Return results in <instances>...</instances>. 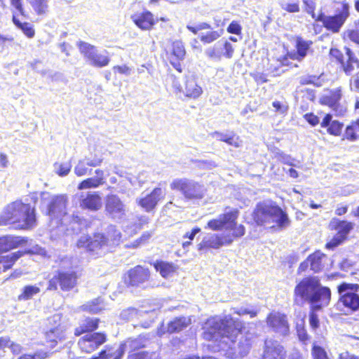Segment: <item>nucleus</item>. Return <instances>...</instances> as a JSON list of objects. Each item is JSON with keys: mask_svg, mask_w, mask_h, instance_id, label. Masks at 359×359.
Listing matches in <instances>:
<instances>
[{"mask_svg": "<svg viewBox=\"0 0 359 359\" xmlns=\"http://www.w3.org/2000/svg\"><path fill=\"white\" fill-rule=\"evenodd\" d=\"M242 324L231 315L208 318L203 325V337L217 344L218 351H226L229 358L246 355L255 339L252 333L243 334Z\"/></svg>", "mask_w": 359, "mask_h": 359, "instance_id": "nucleus-1", "label": "nucleus"}, {"mask_svg": "<svg viewBox=\"0 0 359 359\" xmlns=\"http://www.w3.org/2000/svg\"><path fill=\"white\" fill-rule=\"evenodd\" d=\"M330 297V290L323 287L316 277L302 279L294 288V302L297 304L309 302L313 310H320L328 305Z\"/></svg>", "mask_w": 359, "mask_h": 359, "instance_id": "nucleus-2", "label": "nucleus"}, {"mask_svg": "<svg viewBox=\"0 0 359 359\" xmlns=\"http://www.w3.org/2000/svg\"><path fill=\"white\" fill-rule=\"evenodd\" d=\"M35 222L34 208L20 200L8 204L0 214V226L13 224L17 229H27Z\"/></svg>", "mask_w": 359, "mask_h": 359, "instance_id": "nucleus-3", "label": "nucleus"}, {"mask_svg": "<svg viewBox=\"0 0 359 359\" xmlns=\"http://www.w3.org/2000/svg\"><path fill=\"white\" fill-rule=\"evenodd\" d=\"M253 218L258 225L274 224L280 229H285L290 224L287 214L270 201L257 205L253 212Z\"/></svg>", "mask_w": 359, "mask_h": 359, "instance_id": "nucleus-4", "label": "nucleus"}, {"mask_svg": "<svg viewBox=\"0 0 359 359\" xmlns=\"http://www.w3.org/2000/svg\"><path fill=\"white\" fill-rule=\"evenodd\" d=\"M339 299L337 304V308L344 313L353 312L359 309V294L357 292L359 285L343 283L338 287Z\"/></svg>", "mask_w": 359, "mask_h": 359, "instance_id": "nucleus-5", "label": "nucleus"}, {"mask_svg": "<svg viewBox=\"0 0 359 359\" xmlns=\"http://www.w3.org/2000/svg\"><path fill=\"white\" fill-rule=\"evenodd\" d=\"M170 187L172 190L180 191L188 200H201L207 191L203 184L187 178L175 179Z\"/></svg>", "mask_w": 359, "mask_h": 359, "instance_id": "nucleus-6", "label": "nucleus"}, {"mask_svg": "<svg viewBox=\"0 0 359 359\" xmlns=\"http://www.w3.org/2000/svg\"><path fill=\"white\" fill-rule=\"evenodd\" d=\"M41 202L46 205V213L51 217L60 219L66 216V207L67 196L66 195H56L51 196L48 192H41Z\"/></svg>", "mask_w": 359, "mask_h": 359, "instance_id": "nucleus-7", "label": "nucleus"}, {"mask_svg": "<svg viewBox=\"0 0 359 359\" xmlns=\"http://www.w3.org/2000/svg\"><path fill=\"white\" fill-rule=\"evenodd\" d=\"M79 248H86L94 256H102L109 250V241L102 233H96L93 238L81 236L77 242Z\"/></svg>", "mask_w": 359, "mask_h": 359, "instance_id": "nucleus-8", "label": "nucleus"}, {"mask_svg": "<svg viewBox=\"0 0 359 359\" xmlns=\"http://www.w3.org/2000/svg\"><path fill=\"white\" fill-rule=\"evenodd\" d=\"M348 4L344 2L341 4V8L338 14L332 16L325 15V13L320 11L316 18V21L323 22V26L327 30L337 33L339 31L340 28L348 17Z\"/></svg>", "mask_w": 359, "mask_h": 359, "instance_id": "nucleus-9", "label": "nucleus"}, {"mask_svg": "<svg viewBox=\"0 0 359 359\" xmlns=\"http://www.w3.org/2000/svg\"><path fill=\"white\" fill-rule=\"evenodd\" d=\"M78 46L81 53L91 65L103 67L109 64L110 60L107 50L100 52L95 46L83 41H80Z\"/></svg>", "mask_w": 359, "mask_h": 359, "instance_id": "nucleus-10", "label": "nucleus"}, {"mask_svg": "<svg viewBox=\"0 0 359 359\" xmlns=\"http://www.w3.org/2000/svg\"><path fill=\"white\" fill-rule=\"evenodd\" d=\"M76 274L74 271H60L50 280L48 290H55L59 285L61 290L69 291L76 284Z\"/></svg>", "mask_w": 359, "mask_h": 359, "instance_id": "nucleus-11", "label": "nucleus"}, {"mask_svg": "<svg viewBox=\"0 0 359 359\" xmlns=\"http://www.w3.org/2000/svg\"><path fill=\"white\" fill-rule=\"evenodd\" d=\"M107 215L115 220H121L126 214V206L116 194H109L105 199Z\"/></svg>", "mask_w": 359, "mask_h": 359, "instance_id": "nucleus-12", "label": "nucleus"}, {"mask_svg": "<svg viewBox=\"0 0 359 359\" xmlns=\"http://www.w3.org/2000/svg\"><path fill=\"white\" fill-rule=\"evenodd\" d=\"M232 242L233 239L229 233H209L204 236L202 241L198 245V250L219 249L222 245H230Z\"/></svg>", "mask_w": 359, "mask_h": 359, "instance_id": "nucleus-13", "label": "nucleus"}, {"mask_svg": "<svg viewBox=\"0 0 359 359\" xmlns=\"http://www.w3.org/2000/svg\"><path fill=\"white\" fill-rule=\"evenodd\" d=\"M238 212L237 210H230L220 215L217 218L210 220L205 228L212 231H219L225 228H232L237 219Z\"/></svg>", "mask_w": 359, "mask_h": 359, "instance_id": "nucleus-14", "label": "nucleus"}, {"mask_svg": "<svg viewBox=\"0 0 359 359\" xmlns=\"http://www.w3.org/2000/svg\"><path fill=\"white\" fill-rule=\"evenodd\" d=\"M103 157L101 154H95L94 155L90 154L88 156L80 159L77 164L75 165L74 172L78 177H83L86 175L91 173L92 169L88 168L89 167H97L100 166L102 161Z\"/></svg>", "mask_w": 359, "mask_h": 359, "instance_id": "nucleus-15", "label": "nucleus"}, {"mask_svg": "<svg viewBox=\"0 0 359 359\" xmlns=\"http://www.w3.org/2000/svg\"><path fill=\"white\" fill-rule=\"evenodd\" d=\"M164 196L165 191L160 187H156L150 194L145 195L142 194L141 196L136 198V202L145 211L150 212Z\"/></svg>", "mask_w": 359, "mask_h": 359, "instance_id": "nucleus-16", "label": "nucleus"}, {"mask_svg": "<svg viewBox=\"0 0 359 359\" xmlns=\"http://www.w3.org/2000/svg\"><path fill=\"white\" fill-rule=\"evenodd\" d=\"M267 325L275 332L285 336L289 332L287 316L279 312H271L266 318Z\"/></svg>", "mask_w": 359, "mask_h": 359, "instance_id": "nucleus-17", "label": "nucleus"}, {"mask_svg": "<svg viewBox=\"0 0 359 359\" xmlns=\"http://www.w3.org/2000/svg\"><path fill=\"white\" fill-rule=\"evenodd\" d=\"M313 42L310 40H304L302 37H297L295 45L297 52L287 53V55L279 59L278 61H280V63L283 66L288 65V57L292 60L301 61L306 56Z\"/></svg>", "mask_w": 359, "mask_h": 359, "instance_id": "nucleus-18", "label": "nucleus"}, {"mask_svg": "<svg viewBox=\"0 0 359 359\" xmlns=\"http://www.w3.org/2000/svg\"><path fill=\"white\" fill-rule=\"evenodd\" d=\"M106 341V336L100 332L85 335L79 341V346L82 351L91 353Z\"/></svg>", "mask_w": 359, "mask_h": 359, "instance_id": "nucleus-19", "label": "nucleus"}, {"mask_svg": "<svg viewBox=\"0 0 359 359\" xmlns=\"http://www.w3.org/2000/svg\"><path fill=\"white\" fill-rule=\"evenodd\" d=\"M145 342V339L140 336L135 339H128L121 346L123 347L124 352L128 351L130 353L128 359H147V353L144 351L133 353L144 347Z\"/></svg>", "mask_w": 359, "mask_h": 359, "instance_id": "nucleus-20", "label": "nucleus"}, {"mask_svg": "<svg viewBox=\"0 0 359 359\" xmlns=\"http://www.w3.org/2000/svg\"><path fill=\"white\" fill-rule=\"evenodd\" d=\"M286 351L278 341L266 339L262 359H285Z\"/></svg>", "mask_w": 359, "mask_h": 359, "instance_id": "nucleus-21", "label": "nucleus"}, {"mask_svg": "<svg viewBox=\"0 0 359 359\" xmlns=\"http://www.w3.org/2000/svg\"><path fill=\"white\" fill-rule=\"evenodd\" d=\"M341 98V90L336 89L324 95L321 98V103L330 107L337 116H343L346 111V108L339 103Z\"/></svg>", "mask_w": 359, "mask_h": 359, "instance_id": "nucleus-22", "label": "nucleus"}, {"mask_svg": "<svg viewBox=\"0 0 359 359\" xmlns=\"http://www.w3.org/2000/svg\"><path fill=\"white\" fill-rule=\"evenodd\" d=\"M191 323V319L190 317L180 316L175 318L168 324L166 327L162 325L158 330V334L162 335L165 332L169 333L180 332L187 327Z\"/></svg>", "mask_w": 359, "mask_h": 359, "instance_id": "nucleus-23", "label": "nucleus"}, {"mask_svg": "<svg viewBox=\"0 0 359 359\" xmlns=\"http://www.w3.org/2000/svg\"><path fill=\"white\" fill-rule=\"evenodd\" d=\"M149 271L148 269L137 266L128 273V282L132 286H138L148 280Z\"/></svg>", "mask_w": 359, "mask_h": 359, "instance_id": "nucleus-24", "label": "nucleus"}, {"mask_svg": "<svg viewBox=\"0 0 359 359\" xmlns=\"http://www.w3.org/2000/svg\"><path fill=\"white\" fill-rule=\"evenodd\" d=\"M131 19L142 30H149L155 25L153 14L147 11L132 15Z\"/></svg>", "mask_w": 359, "mask_h": 359, "instance_id": "nucleus-25", "label": "nucleus"}, {"mask_svg": "<svg viewBox=\"0 0 359 359\" xmlns=\"http://www.w3.org/2000/svg\"><path fill=\"white\" fill-rule=\"evenodd\" d=\"M27 242V240L20 236H6L0 237V255L18 248Z\"/></svg>", "mask_w": 359, "mask_h": 359, "instance_id": "nucleus-26", "label": "nucleus"}, {"mask_svg": "<svg viewBox=\"0 0 359 359\" xmlns=\"http://www.w3.org/2000/svg\"><path fill=\"white\" fill-rule=\"evenodd\" d=\"M203 93L202 88L197 84L196 79L194 76H186L183 93L186 97L196 99Z\"/></svg>", "mask_w": 359, "mask_h": 359, "instance_id": "nucleus-27", "label": "nucleus"}, {"mask_svg": "<svg viewBox=\"0 0 359 359\" xmlns=\"http://www.w3.org/2000/svg\"><path fill=\"white\" fill-rule=\"evenodd\" d=\"M81 207L90 210H97L102 206L100 196L97 192H89L86 196H82Z\"/></svg>", "mask_w": 359, "mask_h": 359, "instance_id": "nucleus-28", "label": "nucleus"}, {"mask_svg": "<svg viewBox=\"0 0 359 359\" xmlns=\"http://www.w3.org/2000/svg\"><path fill=\"white\" fill-rule=\"evenodd\" d=\"M320 126L322 128H326L329 134L338 136L341 133L343 123L337 120H332V116L327 114L321 121Z\"/></svg>", "mask_w": 359, "mask_h": 359, "instance_id": "nucleus-29", "label": "nucleus"}, {"mask_svg": "<svg viewBox=\"0 0 359 359\" xmlns=\"http://www.w3.org/2000/svg\"><path fill=\"white\" fill-rule=\"evenodd\" d=\"M154 266L156 271L165 278L172 277L178 270L177 265L165 261H156Z\"/></svg>", "mask_w": 359, "mask_h": 359, "instance_id": "nucleus-30", "label": "nucleus"}, {"mask_svg": "<svg viewBox=\"0 0 359 359\" xmlns=\"http://www.w3.org/2000/svg\"><path fill=\"white\" fill-rule=\"evenodd\" d=\"M99 319L96 318H86L82 320L79 326L75 329L74 334L79 336L84 332H92L97 329Z\"/></svg>", "mask_w": 359, "mask_h": 359, "instance_id": "nucleus-31", "label": "nucleus"}, {"mask_svg": "<svg viewBox=\"0 0 359 359\" xmlns=\"http://www.w3.org/2000/svg\"><path fill=\"white\" fill-rule=\"evenodd\" d=\"M104 305L101 298H96L77 308V311H86L90 313H97L104 309Z\"/></svg>", "mask_w": 359, "mask_h": 359, "instance_id": "nucleus-32", "label": "nucleus"}, {"mask_svg": "<svg viewBox=\"0 0 359 359\" xmlns=\"http://www.w3.org/2000/svg\"><path fill=\"white\" fill-rule=\"evenodd\" d=\"M23 252L18 251L0 258V273L11 269L15 262L22 256Z\"/></svg>", "mask_w": 359, "mask_h": 359, "instance_id": "nucleus-33", "label": "nucleus"}, {"mask_svg": "<svg viewBox=\"0 0 359 359\" xmlns=\"http://www.w3.org/2000/svg\"><path fill=\"white\" fill-rule=\"evenodd\" d=\"M325 258V255L320 251H316L313 255H310L308 258V262L310 264L311 269L314 272L321 271L324 266L323 260Z\"/></svg>", "mask_w": 359, "mask_h": 359, "instance_id": "nucleus-34", "label": "nucleus"}, {"mask_svg": "<svg viewBox=\"0 0 359 359\" xmlns=\"http://www.w3.org/2000/svg\"><path fill=\"white\" fill-rule=\"evenodd\" d=\"M331 225L338 231L339 237L346 238V235L353 229V224L346 221H340L339 219H333Z\"/></svg>", "mask_w": 359, "mask_h": 359, "instance_id": "nucleus-35", "label": "nucleus"}, {"mask_svg": "<svg viewBox=\"0 0 359 359\" xmlns=\"http://www.w3.org/2000/svg\"><path fill=\"white\" fill-rule=\"evenodd\" d=\"M205 55L210 60L219 62L222 60L223 52L219 41L205 50Z\"/></svg>", "mask_w": 359, "mask_h": 359, "instance_id": "nucleus-36", "label": "nucleus"}, {"mask_svg": "<svg viewBox=\"0 0 359 359\" xmlns=\"http://www.w3.org/2000/svg\"><path fill=\"white\" fill-rule=\"evenodd\" d=\"M65 329L62 328H48L46 333V339L50 343V346L53 348L55 346L57 341L64 338Z\"/></svg>", "mask_w": 359, "mask_h": 359, "instance_id": "nucleus-37", "label": "nucleus"}, {"mask_svg": "<svg viewBox=\"0 0 359 359\" xmlns=\"http://www.w3.org/2000/svg\"><path fill=\"white\" fill-rule=\"evenodd\" d=\"M123 354V347L120 345L117 348H107L102 351L99 356L100 359H121Z\"/></svg>", "mask_w": 359, "mask_h": 359, "instance_id": "nucleus-38", "label": "nucleus"}, {"mask_svg": "<svg viewBox=\"0 0 359 359\" xmlns=\"http://www.w3.org/2000/svg\"><path fill=\"white\" fill-rule=\"evenodd\" d=\"M346 54L348 57L346 62H341V64L342 65L345 73L349 75L351 74L355 69L359 68V62L353 56L351 50L348 48L346 49Z\"/></svg>", "mask_w": 359, "mask_h": 359, "instance_id": "nucleus-39", "label": "nucleus"}, {"mask_svg": "<svg viewBox=\"0 0 359 359\" xmlns=\"http://www.w3.org/2000/svg\"><path fill=\"white\" fill-rule=\"evenodd\" d=\"M345 138L352 142L359 138V118L346 127L343 139Z\"/></svg>", "mask_w": 359, "mask_h": 359, "instance_id": "nucleus-40", "label": "nucleus"}, {"mask_svg": "<svg viewBox=\"0 0 359 359\" xmlns=\"http://www.w3.org/2000/svg\"><path fill=\"white\" fill-rule=\"evenodd\" d=\"M222 34L218 31L209 30L205 32H200L198 33V37L201 42L205 44H209L217 39H218L221 36Z\"/></svg>", "mask_w": 359, "mask_h": 359, "instance_id": "nucleus-41", "label": "nucleus"}, {"mask_svg": "<svg viewBox=\"0 0 359 359\" xmlns=\"http://www.w3.org/2000/svg\"><path fill=\"white\" fill-rule=\"evenodd\" d=\"M40 291V288L36 285H27L23 287L22 292L18 296V300L26 301L30 299L39 293Z\"/></svg>", "mask_w": 359, "mask_h": 359, "instance_id": "nucleus-42", "label": "nucleus"}, {"mask_svg": "<svg viewBox=\"0 0 359 359\" xmlns=\"http://www.w3.org/2000/svg\"><path fill=\"white\" fill-rule=\"evenodd\" d=\"M107 240L109 241V248L111 246L116 245L119 243L121 241V234L118 230H117L115 226H110L107 229Z\"/></svg>", "mask_w": 359, "mask_h": 359, "instance_id": "nucleus-43", "label": "nucleus"}, {"mask_svg": "<svg viewBox=\"0 0 359 359\" xmlns=\"http://www.w3.org/2000/svg\"><path fill=\"white\" fill-rule=\"evenodd\" d=\"M34 11L39 14L42 15L48 11V1L47 0H29Z\"/></svg>", "mask_w": 359, "mask_h": 359, "instance_id": "nucleus-44", "label": "nucleus"}, {"mask_svg": "<svg viewBox=\"0 0 359 359\" xmlns=\"http://www.w3.org/2000/svg\"><path fill=\"white\" fill-rule=\"evenodd\" d=\"M72 168V163L70 161L64 163H55L54 164V171L59 176L64 177L69 174Z\"/></svg>", "mask_w": 359, "mask_h": 359, "instance_id": "nucleus-45", "label": "nucleus"}, {"mask_svg": "<svg viewBox=\"0 0 359 359\" xmlns=\"http://www.w3.org/2000/svg\"><path fill=\"white\" fill-rule=\"evenodd\" d=\"M222 46V51L223 52L222 56L227 59L232 58L234 53V48L232 44L227 40H220L219 41Z\"/></svg>", "mask_w": 359, "mask_h": 359, "instance_id": "nucleus-46", "label": "nucleus"}, {"mask_svg": "<svg viewBox=\"0 0 359 359\" xmlns=\"http://www.w3.org/2000/svg\"><path fill=\"white\" fill-rule=\"evenodd\" d=\"M233 313L238 314V316L249 315L250 318H254L257 316L258 311L252 307L241 306L239 308H233Z\"/></svg>", "mask_w": 359, "mask_h": 359, "instance_id": "nucleus-47", "label": "nucleus"}, {"mask_svg": "<svg viewBox=\"0 0 359 359\" xmlns=\"http://www.w3.org/2000/svg\"><path fill=\"white\" fill-rule=\"evenodd\" d=\"M101 186L98 181L95 180V177H89L84 180H83L78 185V189L79 190L82 189H92V188H97L98 187Z\"/></svg>", "mask_w": 359, "mask_h": 359, "instance_id": "nucleus-48", "label": "nucleus"}, {"mask_svg": "<svg viewBox=\"0 0 359 359\" xmlns=\"http://www.w3.org/2000/svg\"><path fill=\"white\" fill-rule=\"evenodd\" d=\"M172 53L178 59L182 60L185 55V49L182 41H176L172 43Z\"/></svg>", "mask_w": 359, "mask_h": 359, "instance_id": "nucleus-49", "label": "nucleus"}, {"mask_svg": "<svg viewBox=\"0 0 359 359\" xmlns=\"http://www.w3.org/2000/svg\"><path fill=\"white\" fill-rule=\"evenodd\" d=\"M300 317L301 319L297 323V332L299 339L302 341H305L308 339V334H306V330L304 328V318L305 317V315H303V316Z\"/></svg>", "mask_w": 359, "mask_h": 359, "instance_id": "nucleus-50", "label": "nucleus"}, {"mask_svg": "<svg viewBox=\"0 0 359 359\" xmlns=\"http://www.w3.org/2000/svg\"><path fill=\"white\" fill-rule=\"evenodd\" d=\"M61 314L60 313H55L54 315H53L52 316H50V318H48L47 319V322H48V328H62L64 329V327L62 326H61V324H60V321H61Z\"/></svg>", "mask_w": 359, "mask_h": 359, "instance_id": "nucleus-51", "label": "nucleus"}, {"mask_svg": "<svg viewBox=\"0 0 359 359\" xmlns=\"http://www.w3.org/2000/svg\"><path fill=\"white\" fill-rule=\"evenodd\" d=\"M311 354L313 359H330L326 351L319 346H313Z\"/></svg>", "mask_w": 359, "mask_h": 359, "instance_id": "nucleus-52", "label": "nucleus"}, {"mask_svg": "<svg viewBox=\"0 0 359 359\" xmlns=\"http://www.w3.org/2000/svg\"><path fill=\"white\" fill-rule=\"evenodd\" d=\"M303 3L306 13L310 14L312 18L316 21L318 15L315 13L316 3L313 0H303Z\"/></svg>", "mask_w": 359, "mask_h": 359, "instance_id": "nucleus-53", "label": "nucleus"}, {"mask_svg": "<svg viewBox=\"0 0 359 359\" xmlns=\"http://www.w3.org/2000/svg\"><path fill=\"white\" fill-rule=\"evenodd\" d=\"M281 8L288 13H297L299 11L298 3L283 2L280 4Z\"/></svg>", "mask_w": 359, "mask_h": 359, "instance_id": "nucleus-54", "label": "nucleus"}, {"mask_svg": "<svg viewBox=\"0 0 359 359\" xmlns=\"http://www.w3.org/2000/svg\"><path fill=\"white\" fill-rule=\"evenodd\" d=\"M187 28L194 34H197L200 33V31L204 29H210L211 26L206 22H201L198 24L196 26L187 25Z\"/></svg>", "mask_w": 359, "mask_h": 359, "instance_id": "nucleus-55", "label": "nucleus"}, {"mask_svg": "<svg viewBox=\"0 0 359 359\" xmlns=\"http://www.w3.org/2000/svg\"><path fill=\"white\" fill-rule=\"evenodd\" d=\"M242 140L240 139L239 136L234 134L233 132L230 133V136L227 140L226 143L229 145H231L236 148H238L242 146Z\"/></svg>", "mask_w": 359, "mask_h": 359, "instance_id": "nucleus-56", "label": "nucleus"}, {"mask_svg": "<svg viewBox=\"0 0 359 359\" xmlns=\"http://www.w3.org/2000/svg\"><path fill=\"white\" fill-rule=\"evenodd\" d=\"M137 316V310L135 308H129L121 313V317L124 320H130Z\"/></svg>", "mask_w": 359, "mask_h": 359, "instance_id": "nucleus-57", "label": "nucleus"}, {"mask_svg": "<svg viewBox=\"0 0 359 359\" xmlns=\"http://www.w3.org/2000/svg\"><path fill=\"white\" fill-rule=\"evenodd\" d=\"M227 229L233 230V233L230 234L232 238L233 237H241L245 234V232L244 226L242 224L236 225V222L234 223V225L232 226V228H227Z\"/></svg>", "mask_w": 359, "mask_h": 359, "instance_id": "nucleus-58", "label": "nucleus"}, {"mask_svg": "<svg viewBox=\"0 0 359 359\" xmlns=\"http://www.w3.org/2000/svg\"><path fill=\"white\" fill-rule=\"evenodd\" d=\"M316 310L311 309V311L309 314V324L312 329L316 330L319 326V320L318 315L315 313Z\"/></svg>", "mask_w": 359, "mask_h": 359, "instance_id": "nucleus-59", "label": "nucleus"}, {"mask_svg": "<svg viewBox=\"0 0 359 359\" xmlns=\"http://www.w3.org/2000/svg\"><path fill=\"white\" fill-rule=\"evenodd\" d=\"M227 32L231 34H241V26L236 21L231 22L227 27Z\"/></svg>", "mask_w": 359, "mask_h": 359, "instance_id": "nucleus-60", "label": "nucleus"}, {"mask_svg": "<svg viewBox=\"0 0 359 359\" xmlns=\"http://www.w3.org/2000/svg\"><path fill=\"white\" fill-rule=\"evenodd\" d=\"M113 69L114 72H118L126 76H130L132 72V69L126 65L114 66Z\"/></svg>", "mask_w": 359, "mask_h": 359, "instance_id": "nucleus-61", "label": "nucleus"}, {"mask_svg": "<svg viewBox=\"0 0 359 359\" xmlns=\"http://www.w3.org/2000/svg\"><path fill=\"white\" fill-rule=\"evenodd\" d=\"M20 28L27 37L32 38L34 36V30L30 24L25 22Z\"/></svg>", "mask_w": 359, "mask_h": 359, "instance_id": "nucleus-62", "label": "nucleus"}, {"mask_svg": "<svg viewBox=\"0 0 359 359\" xmlns=\"http://www.w3.org/2000/svg\"><path fill=\"white\" fill-rule=\"evenodd\" d=\"M47 357V353L44 352L36 353L34 355L25 354L20 356L18 359H44Z\"/></svg>", "mask_w": 359, "mask_h": 359, "instance_id": "nucleus-63", "label": "nucleus"}, {"mask_svg": "<svg viewBox=\"0 0 359 359\" xmlns=\"http://www.w3.org/2000/svg\"><path fill=\"white\" fill-rule=\"evenodd\" d=\"M350 87L353 91L359 92V76H355L350 79Z\"/></svg>", "mask_w": 359, "mask_h": 359, "instance_id": "nucleus-64", "label": "nucleus"}]
</instances>
